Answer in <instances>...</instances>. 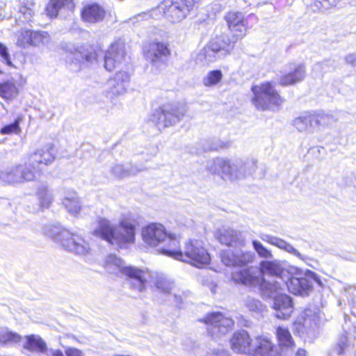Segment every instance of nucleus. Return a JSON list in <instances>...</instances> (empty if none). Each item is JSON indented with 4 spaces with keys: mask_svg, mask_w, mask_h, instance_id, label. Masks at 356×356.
I'll return each instance as SVG.
<instances>
[{
    "mask_svg": "<svg viewBox=\"0 0 356 356\" xmlns=\"http://www.w3.org/2000/svg\"><path fill=\"white\" fill-rule=\"evenodd\" d=\"M225 19L228 25L227 31L232 34V38L228 34L216 29L215 37L202 50L204 58L208 63L215 62L229 54L236 41L246 35L247 22L243 13L229 12Z\"/></svg>",
    "mask_w": 356,
    "mask_h": 356,
    "instance_id": "obj_1",
    "label": "nucleus"
},
{
    "mask_svg": "<svg viewBox=\"0 0 356 356\" xmlns=\"http://www.w3.org/2000/svg\"><path fill=\"white\" fill-rule=\"evenodd\" d=\"M56 159L53 144L48 143L30 154L24 165L19 164L0 170V179L8 184L33 181L42 165L51 164Z\"/></svg>",
    "mask_w": 356,
    "mask_h": 356,
    "instance_id": "obj_2",
    "label": "nucleus"
},
{
    "mask_svg": "<svg viewBox=\"0 0 356 356\" xmlns=\"http://www.w3.org/2000/svg\"><path fill=\"white\" fill-rule=\"evenodd\" d=\"M142 237L148 245L157 248L159 253L175 259H182L179 240L175 234L168 233L163 225H148L143 229Z\"/></svg>",
    "mask_w": 356,
    "mask_h": 356,
    "instance_id": "obj_3",
    "label": "nucleus"
},
{
    "mask_svg": "<svg viewBox=\"0 0 356 356\" xmlns=\"http://www.w3.org/2000/svg\"><path fill=\"white\" fill-rule=\"evenodd\" d=\"M94 234L110 244L122 248L135 242L136 227L127 220H121L118 227H114L110 221L102 218L94 230Z\"/></svg>",
    "mask_w": 356,
    "mask_h": 356,
    "instance_id": "obj_4",
    "label": "nucleus"
},
{
    "mask_svg": "<svg viewBox=\"0 0 356 356\" xmlns=\"http://www.w3.org/2000/svg\"><path fill=\"white\" fill-rule=\"evenodd\" d=\"M257 163L256 159L243 161L239 159L231 161L216 158L208 164L207 168L211 173L220 176L224 180H234L254 172Z\"/></svg>",
    "mask_w": 356,
    "mask_h": 356,
    "instance_id": "obj_5",
    "label": "nucleus"
},
{
    "mask_svg": "<svg viewBox=\"0 0 356 356\" xmlns=\"http://www.w3.org/2000/svg\"><path fill=\"white\" fill-rule=\"evenodd\" d=\"M284 269L279 260H263L259 263V268L248 267L241 270L232 273V280L236 283L248 286H261L264 282L263 275L265 274L280 277Z\"/></svg>",
    "mask_w": 356,
    "mask_h": 356,
    "instance_id": "obj_6",
    "label": "nucleus"
},
{
    "mask_svg": "<svg viewBox=\"0 0 356 356\" xmlns=\"http://www.w3.org/2000/svg\"><path fill=\"white\" fill-rule=\"evenodd\" d=\"M232 349L237 353H248L249 356H272L271 342L261 337L252 340L247 331L241 330L234 333L230 339Z\"/></svg>",
    "mask_w": 356,
    "mask_h": 356,
    "instance_id": "obj_7",
    "label": "nucleus"
},
{
    "mask_svg": "<svg viewBox=\"0 0 356 356\" xmlns=\"http://www.w3.org/2000/svg\"><path fill=\"white\" fill-rule=\"evenodd\" d=\"M195 0H163L157 8L152 10L151 13H143L136 17L147 19L154 16L156 12H163L165 18L172 23H177L185 19L195 6Z\"/></svg>",
    "mask_w": 356,
    "mask_h": 356,
    "instance_id": "obj_8",
    "label": "nucleus"
},
{
    "mask_svg": "<svg viewBox=\"0 0 356 356\" xmlns=\"http://www.w3.org/2000/svg\"><path fill=\"white\" fill-rule=\"evenodd\" d=\"M251 90L254 95L252 102L259 111H277L284 102V99L269 82L253 86Z\"/></svg>",
    "mask_w": 356,
    "mask_h": 356,
    "instance_id": "obj_9",
    "label": "nucleus"
},
{
    "mask_svg": "<svg viewBox=\"0 0 356 356\" xmlns=\"http://www.w3.org/2000/svg\"><path fill=\"white\" fill-rule=\"evenodd\" d=\"M187 112L188 108L183 104H163L151 114L149 120L159 129H164L180 122Z\"/></svg>",
    "mask_w": 356,
    "mask_h": 356,
    "instance_id": "obj_10",
    "label": "nucleus"
},
{
    "mask_svg": "<svg viewBox=\"0 0 356 356\" xmlns=\"http://www.w3.org/2000/svg\"><path fill=\"white\" fill-rule=\"evenodd\" d=\"M47 234L69 252L80 256H85L90 252L91 249L89 244L76 234L54 227Z\"/></svg>",
    "mask_w": 356,
    "mask_h": 356,
    "instance_id": "obj_11",
    "label": "nucleus"
},
{
    "mask_svg": "<svg viewBox=\"0 0 356 356\" xmlns=\"http://www.w3.org/2000/svg\"><path fill=\"white\" fill-rule=\"evenodd\" d=\"M97 55L91 47L77 46L68 53L66 62L72 72H79L97 60Z\"/></svg>",
    "mask_w": 356,
    "mask_h": 356,
    "instance_id": "obj_12",
    "label": "nucleus"
},
{
    "mask_svg": "<svg viewBox=\"0 0 356 356\" xmlns=\"http://www.w3.org/2000/svg\"><path fill=\"white\" fill-rule=\"evenodd\" d=\"M264 285L266 288L267 296L272 298V308L274 309V315L279 319H287L293 311L292 298L284 293H276L273 291L274 286L270 283H265ZM264 293H266V292Z\"/></svg>",
    "mask_w": 356,
    "mask_h": 356,
    "instance_id": "obj_13",
    "label": "nucleus"
},
{
    "mask_svg": "<svg viewBox=\"0 0 356 356\" xmlns=\"http://www.w3.org/2000/svg\"><path fill=\"white\" fill-rule=\"evenodd\" d=\"M182 259L180 261L190 262L193 266L200 268L210 262L211 257L203 245L202 241L189 240L184 248Z\"/></svg>",
    "mask_w": 356,
    "mask_h": 356,
    "instance_id": "obj_14",
    "label": "nucleus"
},
{
    "mask_svg": "<svg viewBox=\"0 0 356 356\" xmlns=\"http://www.w3.org/2000/svg\"><path fill=\"white\" fill-rule=\"evenodd\" d=\"M322 287L323 283L321 278L313 271L307 270L304 277H292L286 282L289 291L302 296H307L312 291L314 284Z\"/></svg>",
    "mask_w": 356,
    "mask_h": 356,
    "instance_id": "obj_15",
    "label": "nucleus"
},
{
    "mask_svg": "<svg viewBox=\"0 0 356 356\" xmlns=\"http://www.w3.org/2000/svg\"><path fill=\"white\" fill-rule=\"evenodd\" d=\"M200 321H204L208 325V332L215 338L225 335L234 325L232 319L225 317L220 312L208 314Z\"/></svg>",
    "mask_w": 356,
    "mask_h": 356,
    "instance_id": "obj_16",
    "label": "nucleus"
},
{
    "mask_svg": "<svg viewBox=\"0 0 356 356\" xmlns=\"http://www.w3.org/2000/svg\"><path fill=\"white\" fill-rule=\"evenodd\" d=\"M255 257V254L252 251L232 250L222 251L220 253L221 261L226 266L243 267L252 263Z\"/></svg>",
    "mask_w": 356,
    "mask_h": 356,
    "instance_id": "obj_17",
    "label": "nucleus"
},
{
    "mask_svg": "<svg viewBox=\"0 0 356 356\" xmlns=\"http://www.w3.org/2000/svg\"><path fill=\"white\" fill-rule=\"evenodd\" d=\"M49 35L45 31L25 29L22 30L17 41L19 47L26 48L29 46L40 47L48 42Z\"/></svg>",
    "mask_w": 356,
    "mask_h": 356,
    "instance_id": "obj_18",
    "label": "nucleus"
},
{
    "mask_svg": "<svg viewBox=\"0 0 356 356\" xmlns=\"http://www.w3.org/2000/svg\"><path fill=\"white\" fill-rule=\"evenodd\" d=\"M305 65L302 63H290L285 66L284 74L280 76L281 86H288L301 82L305 77Z\"/></svg>",
    "mask_w": 356,
    "mask_h": 356,
    "instance_id": "obj_19",
    "label": "nucleus"
},
{
    "mask_svg": "<svg viewBox=\"0 0 356 356\" xmlns=\"http://www.w3.org/2000/svg\"><path fill=\"white\" fill-rule=\"evenodd\" d=\"M130 81L129 74L124 71H120L110 78L106 84V95L110 98L123 95Z\"/></svg>",
    "mask_w": 356,
    "mask_h": 356,
    "instance_id": "obj_20",
    "label": "nucleus"
},
{
    "mask_svg": "<svg viewBox=\"0 0 356 356\" xmlns=\"http://www.w3.org/2000/svg\"><path fill=\"white\" fill-rule=\"evenodd\" d=\"M121 272L129 278V284L133 289L140 292L145 289L147 280L149 277L147 273L132 266L122 267Z\"/></svg>",
    "mask_w": 356,
    "mask_h": 356,
    "instance_id": "obj_21",
    "label": "nucleus"
},
{
    "mask_svg": "<svg viewBox=\"0 0 356 356\" xmlns=\"http://www.w3.org/2000/svg\"><path fill=\"white\" fill-rule=\"evenodd\" d=\"M216 238L220 243L227 246L241 248L245 244L242 233L231 228L219 229Z\"/></svg>",
    "mask_w": 356,
    "mask_h": 356,
    "instance_id": "obj_22",
    "label": "nucleus"
},
{
    "mask_svg": "<svg viewBox=\"0 0 356 356\" xmlns=\"http://www.w3.org/2000/svg\"><path fill=\"white\" fill-rule=\"evenodd\" d=\"M126 54L122 44H113L104 55V67L112 71L124 60Z\"/></svg>",
    "mask_w": 356,
    "mask_h": 356,
    "instance_id": "obj_23",
    "label": "nucleus"
},
{
    "mask_svg": "<svg viewBox=\"0 0 356 356\" xmlns=\"http://www.w3.org/2000/svg\"><path fill=\"white\" fill-rule=\"evenodd\" d=\"M169 54L170 50L167 44L158 42L149 44L145 56L146 59L150 61L152 65H158L163 63Z\"/></svg>",
    "mask_w": 356,
    "mask_h": 356,
    "instance_id": "obj_24",
    "label": "nucleus"
},
{
    "mask_svg": "<svg viewBox=\"0 0 356 356\" xmlns=\"http://www.w3.org/2000/svg\"><path fill=\"white\" fill-rule=\"evenodd\" d=\"M104 16L105 10L97 3L87 5L81 10V17L84 22L88 23H97L102 21Z\"/></svg>",
    "mask_w": 356,
    "mask_h": 356,
    "instance_id": "obj_25",
    "label": "nucleus"
},
{
    "mask_svg": "<svg viewBox=\"0 0 356 356\" xmlns=\"http://www.w3.org/2000/svg\"><path fill=\"white\" fill-rule=\"evenodd\" d=\"M261 238L264 241H266L273 245H275L277 248L297 257L298 259L302 261L305 259V257L302 254H300L298 250H296L292 245H291L290 243H289L282 238L269 234H265L262 236Z\"/></svg>",
    "mask_w": 356,
    "mask_h": 356,
    "instance_id": "obj_26",
    "label": "nucleus"
},
{
    "mask_svg": "<svg viewBox=\"0 0 356 356\" xmlns=\"http://www.w3.org/2000/svg\"><path fill=\"white\" fill-rule=\"evenodd\" d=\"M314 122V113H305L295 118L293 124L298 131L311 134L315 131Z\"/></svg>",
    "mask_w": 356,
    "mask_h": 356,
    "instance_id": "obj_27",
    "label": "nucleus"
},
{
    "mask_svg": "<svg viewBox=\"0 0 356 356\" xmlns=\"http://www.w3.org/2000/svg\"><path fill=\"white\" fill-rule=\"evenodd\" d=\"M26 341L23 345L24 348L40 353H44L47 350L45 341L39 336L31 334L25 337Z\"/></svg>",
    "mask_w": 356,
    "mask_h": 356,
    "instance_id": "obj_28",
    "label": "nucleus"
},
{
    "mask_svg": "<svg viewBox=\"0 0 356 356\" xmlns=\"http://www.w3.org/2000/svg\"><path fill=\"white\" fill-rule=\"evenodd\" d=\"M143 170V169H138L137 167L131 165H124L116 163L111 167V173L114 178L119 179L135 175Z\"/></svg>",
    "mask_w": 356,
    "mask_h": 356,
    "instance_id": "obj_29",
    "label": "nucleus"
},
{
    "mask_svg": "<svg viewBox=\"0 0 356 356\" xmlns=\"http://www.w3.org/2000/svg\"><path fill=\"white\" fill-rule=\"evenodd\" d=\"M337 60L334 58H326L321 62H318L314 65L313 71L318 74L320 76L323 75L327 72L335 70L337 68Z\"/></svg>",
    "mask_w": 356,
    "mask_h": 356,
    "instance_id": "obj_30",
    "label": "nucleus"
},
{
    "mask_svg": "<svg viewBox=\"0 0 356 356\" xmlns=\"http://www.w3.org/2000/svg\"><path fill=\"white\" fill-rule=\"evenodd\" d=\"M65 6L74 7L72 0H51L46 7L47 14L51 18L56 17L59 10Z\"/></svg>",
    "mask_w": 356,
    "mask_h": 356,
    "instance_id": "obj_31",
    "label": "nucleus"
},
{
    "mask_svg": "<svg viewBox=\"0 0 356 356\" xmlns=\"http://www.w3.org/2000/svg\"><path fill=\"white\" fill-rule=\"evenodd\" d=\"M63 204L72 214H77L81 209L79 197L75 192L68 193L63 200Z\"/></svg>",
    "mask_w": 356,
    "mask_h": 356,
    "instance_id": "obj_32",
    "label": "nucleus"
},
{
    "mask_svg": "<svg viewBox=\"0 0 356 356\" xmlns=\"http://www.w3.org/2000/svg\"><path fill=\"white\" fill-rule=\"evenodd\" d=\"M154 286L159 292L164 294H170L174 287L173 282L168 280L162 275H156L154 277Z\"/></svg>",
    "mask_w": 356,
    "mask_h": 356,
    "instance_id": "obj_33",
    "label": "nucleus"
},
{
    "mask_svg": "<svg viewBox=\"0 0 356 356\" xmlns=\"http://www.w3.org/2000/svg\"><path fill=\"white\" fill-rule=\"evenodd\" d=\"M18 89L13 82L7 81L0 83V96L6 99L11 100L17 97Z\"/></svg>",
    "mask_w": 356,
    "mask_h": 356,
    "instance_id": "obj_34",
    "label": "nucleus"
},
{
    "mask_svg": "<svg viewBox=\"0 0 356 356\" xmlns=\"http://www.w3.org/2000/svg\"><path fill=\"white\" fill-rule=\"evenodd\" d=\"M24 117L22 114L17 115L12 123L4 125L0 129L2 135L19 134L21 132L20 123L23 121Z\"/></svg>",
    "mask_w": 356,
    "mask_h": 356,
    "instance_id": "obj_35",
    "label": "nucleus"
},
{
    "mask_svg": "<svg viewBox=\"0 0 356 356\" xmlns=\"http://www.w3.org/2000/svg\"><path fill=\"white\" fill-rule=\"evenodd\" d=\"M22 337L17 332L6 329L0 331V345H12L19 343Z\"/></svg>",
    "mask_w": 356,
    "mask_h": 356,
    "instance_id": "obj_36",
    "label": "nucleus"
},
{
    "mask_svg": "<svg viewBox=\"0 0 356 356\" xmlns=\"http://www.w3.org/2000/svg\"><path fill=\"white\" fill-rule=\"evenodd\" d=\"M318 312L319 309L316 306H310L306 308L302 314V317L304 318L303 324L305 325L309 324L310 326H312V324L316 325L319 318Z\"/></svg>",
    "mask_w": 356,
    "mask_h": 356,
    "instance_id": "obj_37",
    "label": "nucleus"
},
{
    "mask_svg": "<svg viewBox=\"0 0 356 356\" xmlns=\"http://www.w3.org/2000/svg\"><path fill=\"white\" fill-rule=\"evenodd\" d=\"M277 337L280 346L287 348H291L294 346L292 337L287 329L279 327L277 329Z\"/></svg>",
    "mask_w": 356,
    "mask_h": 356,
    "instance_id": "obj_38",
    "label": "nucleus"
},
{
    "mask_svg": "<svg viewBox=\"0 0 356 356\" xmlns=\"http://www.w3.org/2000/svg\"><path fill=\"white\" fill-rule=\"evenodd\" d=\"M222 78V73L220 70H215L208 72L203 79V83L205 86H213L218 84Z\"/></svg>",
    "mask_w": 356,
    "mask_h": 356,
    "instance_id": "obj_39",
    "label": "nucleus"
},
{
    "mask_svg": "<svg viewBox=\"0 0 356 356\" xmlns=\"http://www.w3.org/2000/svg\"><path fill=\"white\" fill-rule=\"evenodd\" d=\"M252 247L259 257L266 260L273 258V256L271 251L264 247L260 241L257 240L252 241Z\"/></svg>",
    "mask_w": 356,
    "mask_h": 356,
    "instance_id": "obj_40",
    "label": "nucleus"
},
{
    "mask_svg": "<svg viewBox=\"0 0 356 356\" xmlns=\"http://www.w3.org/2000/svg\"><path fill=\"white\" fill-rule=\"evenodd\" d=\"M315 131L319 129L321 127L330 125L332 122V117L325 113H314Z\"/></svg>",
    "mask_w": 356,
    "mask_h": 356,
    "instance_id": "obj_41",
    "label": "nucleus"
},
{
    "mask_svg": "<svg viewBox=\"0 0 356 356\" xmlns=\"http://www.w3.org/2000/svg\"><path fill=\"white\" fill-rule=\"evenodd\" d=\"M245 305L248 308L249 310L261 313L265 310V305L262 304V302L257 299H254L252 297H247L245 300Z\"/></svg>",
    "mask_w": 356,
    "mask_h": 356,
    "instance_id": "obj_42",
    "label": "nucleus"
},
{
    "mask_svg": "<svg viewBox=\"0 0 356 356\" xmlns=\"http://www.w3.org/2000/svg\"><path fill=\"white\" fill-rule=\"evenodd\" d=\"M340 0H314V7L319 10H327L337 5Z\"/></svg>",
    "mask_w": 356,
    "mask_h": 356,
    "instance_id": "obj_43",
    "label": "nucleus"
},
{
    "mask_svg": "<svg viewBox=\"0 0 356 356\" xmlns=\"http://www.w3.org/2000/svg\"><path fill=\"white\" fill-rule=\"evenodd\" d=\"M227 146V143L221 141L220 139L214 138L208 141L207 145L204 147L205 151H218Z\"/></svg>",
    "mask_w": 356,
    "mask_h": 356,
    "instance_id": "obj_44",
    "label": "nucleus"
},
{
    "mask_svg": "<svg viewBox=\"0 0 356 356\" xmlns=\"http://www.w3.org/2000/svg\"><path fill=\"white\" fill-rule=\"evenodd\" d=\"M348 339L346 336L342 335L339 337L336 346L332 349V354L333 355H340L343 354L347 347Z\"/></svg>",
    "mask_w": 356,
    "mask_h": 356,
    "instance_id": "obj_45",
    "label": "nucleus"
},
{
    "mask_svg": "<svg viewBox=\"0 0 356 356\" xmlns=\"http://www.w3.org/2000/svg\"><path fill=\"white\" fill-rule=\"evenodd\" d=\"M40 207L47 208L51 202V196L46 189H42L38 193Z\"/></svg>",
    "mask_w": 356,
    "mask_h": 356,
    "instance_id": "obj_46",
    "label": "nucleus"
},
{
    "mask_svg": "<svg viewBox=\"0 0 356 356\" xmlns=\"http://www.w3.org/2000/svg\"><path fill=\"white\" fill-rule=\"evenodd\" d=\"M0 57L1 58L3 63L6 64L8 66L13 67L8 49L7 47L1 42H0Z\"/></svg>",
    "mask_w": 356,
    "mask_h": 356,
    "instance_id": "obj_47",
    "label": "nucleus"
},
{
    "mask_svg": "<svg viewBox=\"0 0 356 356\" xmlns=\"http://www.w3.org/2000/svg\"><path fill=\"white\" fill-rule=\"evenodd\" d=\"M19 12L23 15L24 21L28 22L31 20L33 15V10L31 8L26 6V5L22 4L19 8Z\"/></svg>",
    "mask_w": 356,
    "mask_h": 356,
    "instance_id": "obj_48",
    "label": "nucleus"
},
{
    "mask_svg": "<svg viewBox=\"0 0 356 356\" xmlns=\"http://www.w3.org/2000/svg\"><path fill=\"white\" fill-rule=\"evenodd\" d=\"M346 63L353 67H356V53L349 54L344 57Z\"/></svg>",
    "mask_w": 356,
    "mask_h": 356,
    "instance_id": "obj_49",
    "label": "nucleus"
},
{
    "mask_svg": "<svg viewBox=\"0 0 356 356\" xmlns=\"http://www.w3.org/2000/svg\"><path fill=\"white\" fill-rule=\"evenodd\" d=\"M65 353L67 356H83V353L76 348H67Z\"/></svg>",
    "mask_w": 356,
    "mask_h": 356,
    "instance_id": "obj_50",
    "label": "nucleus"
},
{
    "mask_svg": "<svg viewBox=\"0 0 356 356\" xmlns=\"http://www.w3.org/2000/svg\"><path fill=\"white\" fill-rule=\"evenodd\" d=\"M109 261H113L115 263V264L118 265V266H120L121 264V262H122L120 259L117 258L114 255H111L109 257Z\"/></svg>",
    "mask_w": 356,
    "mask_h": 356,
    "instance_id": "obj_51",
    "label": "nucleus"
},
{
    "mask_svg": "<svg viewBox=\"0 0 356 356\" xmlns=\"http://www.w3.org/2000/svg\"><path fill=\"white\" fill-rule=\"evenodd\" d=\"M296 356H306V350L304 349H298L296 352Z\"/></svg>",
    "mask_w": 356,
    "mask_h": 356,
    "instance_id": "obj_52",
    "label": "nucleus"
},
{
    "mask_svg": "<svg viewBox=\"0 0 356 356\" xmlns=\"http://www.w3.org/2000/svg\"><path fill=\"white\" fill-rule=\"evenodd\" d=\"M173 297L175 298V301L177 303H180L181 302V298L180 296H177L176 294L173 295Z\"/></svg>",
    "mask_w": 356,
    "mask_h": 356,
    "instance_id": "obj_53",
    "label": "nucleus"
},
{
    "mask_svg": "<svg viewBox=\"0 0 356 356\" xmlns=\"http://www.w3.org/2000/svg\"><path fill=\"white\" fill-rule=\"evenodd\" d=\"M53 356H64V355L63 354V353L60 351V350H56Z\"/></svg>",
    "mask_w": 356,
    "mask_h": 356,
    "instance_id": "obj_54",
    "label": "nucleus"
},
{
    "mask_svg": "<svg viewBox=\"0 0 356 356\" xmlns=\"http://www.w3.org/2000/svg\"><path fill=\"white\" fill-rule=\"evenodd\" d=\"M196 1V3L199 1V0H195Z\"/></svg>",
    "mask_w": 356,
    "mask_h": 356,
    "instance_id": "obj_55",
    "label": "nucleus"
},
{
    "mask_svg": "<svg viewBox=\"0 0 356 356\" xmlns=\"http://www.w3.org/2000/svg\"><path fill=\"white\" fill-rule=\"evenodd\" d=\"M1 73V72L0 71V74Z\"/></svg>",
    "mask_w": 356,
    "mask_h": 356,
    "instance_id": "obj_56",
    "label": "nucleus"
},
{
    "mask_svg": "<svg viewBox=\"0 0 356 356\" xmlns=\"http://www.w3.org/2000/svg\"><path fill=\"white\" fill-rule=\"evenodd\" d=\"M273 355H274V354L272 356H273Z\"/></svg>",
    "mask_w": 356,
    "mask_h": 356,
    "instance_id": "obj_57",
    "label": "nucleus"
}]
</instances>
